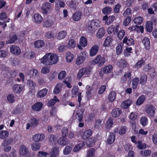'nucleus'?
Masks as SVG:
<instances>
[{
	"label": "nucleus",
	"instance_id": "obj_5",
	"mask_svg": "<svg viewBox=\"0 0 157 157\" xmlns=\"http://www.w3.org/2000/svg\"><path fill=\"white\" fill-rule=\"evenodd\" d=\"M100 22L98 20H95L91 21L90 25L88 26V30L90 31H93L97 29L100 26Z\"/></svg>",
	"mask_w": 157,
	"mask_h": 157
},
{
	"label": "nucleus",
	"instance_id": "obj_63",
	"mask_svg": "<svg viewBox=\"0 0 157 157\" xmlns=\"http://www.w3.org/2000/svg\"><path fill=\"white\" fill-rule=\"evenodd\" d=\"M112 9L109 7H106L102 9V12L104 14H107L111 12Z\"/></svg>",
	"mask_w": 157,
	"mask_h": 157
},
{
	"label": "nucleus",
	"instance_id": "obj_34",
	"mask_svg": "<svg viewBox=\"0 0 157 157\" xmlns=\"http://www.w3.org/2000/svg\"><path fill=\"white\" fill-rule=\"evenodd\" d=\"M132 101L130 99H128L123 101L121 104V106L124 109H127L128 108L132 103Z\"/></svg>",
	"mask_w": 157,
	"mask_h": 157
},
{
	"label": "nucleus",
	"instance_id": "obj_37",
	"mask_svg": "<svg viewBox=\"0 0 157 157\" xmlns=\"http://www.w3.org/2000/svg\"><path fill=\"white\" fill-rule=\"evenodd\" d=\"M115 135L113 133H111L109 135L107 139V141L108 144H113L115 141Z\"/></svg>",
	"mask_w": 157,
	"mask_h": 157
},
{
	"label": "nucleus",
	"instance_id": "obj_2",
	"mask_svg": "<svg viewBox=\"0 0 157 157\" xmlns=\"http://www.w3.org/2000/svg\"><path fill=\"white\" fill-rule=\"evenodd\" d=\"M105 59L104 57L100 55L96 56L95 59L91 62V64L92 65L97 64L98 66L101 67L105 63Z\"/></svg>",
	"mask_w": 157,
	"mask_h": 157
},
{
	"label": "nucleus",
	"instance_id": "obj_49",
	"mask_svg": "<svg viewBox=\"0 0 157 157\" xmlns=\"http://www.w3.org/2000/svg\"><path fill=\"white\" fill-rule=\"evenodd\" d=\"M31 147L33 150L36 151L39 150L40 147V144L33 143L31 145Z\"/></svg>",
	"mask_w": 157,
	"mask_h": 157
},
{
	"label": "nucleus",
	"instance_id": "obj_48",
	"mask_svg": "<svg viewBox=\"0 0 157 157\" xmlns=\"http://www.w3.org/2000/svg\"><path fill=\"white\" fill-rule=\"evenodd\" d=\"M144 20L142 17L139 16L136 17L133 20V21L135 24L136 25H140L142 23Z\"/></svg>",
	"mask_w": 157,
	"mask_h": 157
},
{
	"label": "nucleus",
	"instance_id": "obj_60",
	"mask_svg": "<svg viewBox=\"0 0 157 157\" xmlns=\"http://www.w3.org/2000/svg\"><path fill=\"white\" fill-rule=\"evenodd\" d=\"M81 13L76 12L73 15V20L75 21H79L81 18Z\"/></svg>",
	"mask_w": 157,
	"mask_h": 157
},
{
	"label": "nucleus",
	"instance_id": "obj_28",
	"mask_svg": "<svg viewBox=\"0 0 157 157\" xmlns=\"http://www.w3.org/2000/svg\"><path fill=\"white\" fill-rule=\"evenodd\" d=\"M95 142V138L94 137H92L86 140V144L88 147L93 146Z\"/></svg>",
	"mask_w": 157,
	"mask_h": 157
},
{
	"label": "nucleus",
	"instance_id": "obj_15",
	"mask_svg": "<svg viewBox=\"0 0 157 157\" xmlns=\"http://www.w3.org/2000/svg\"><path fill=\"white\" fill-rule=\"evenodd\" d=\"M67 33L66 30H62L59 32L56 36V39L58 40H61L64 39L67 36Z\"/></svg>",
	"mask_w": 157,
	"mask_h": 157
},
{
	"label": "nucleus",
	"instance_id": "obj_47",
	"mask_svg": "<svg viewBox=\"0 0 157 157\" xmlns=\"http://www.w3.org/2000/svg\"><path fill=\"white\" fill-rule=\"evenodd\" d=\"M145 97L144 95L140 96L136 102V105H139L142 104L145 100Z\"/></svg>",
	"mask_w": 157,
	"mask_h": 157
},
{
	"label": "nucleus",
	"instance_id": "obj_42",
	"mask_svg": "<svg viewBox=\"0 0 157 157\" xmlns=\"http://www.w3.org/2000/svg\"><path fill=\"white\" fill-rule=\"evenodd\" d=\"M53 22L50 19L46 20L44 22L43 26L45 27L49 28L52 27Z\"/></svg>",
	"mask_w": 157,
	"mask_h": 157
},
{
	"label": "nucleus",
	"instance_id": "obj_18",
	"mask_svg": "<svg viewBox=\"0 0 157 157\" xmlns=\"http://www.w3.org/2000/svg\"><path fill=\"white\" fill-rule=\"evenodd\" d=\"M48 90L46 88H44L39 90L36 94V96L38 98L44 97L47 94Z\"/></svg>",
	"mask_w": 157,
	"mask_h": 157
},
{
	"label": "nucleus",
	"instance_id": "obj_33",
	"mask_svg": "<svg viewBox=\"0 0 157 157\" xmlns=\"http://www.w3.org/2000/svg\"><path fill=\"white\" fill-rule=\"evenodd\" d=\"M121 113V109L118 108H115L113 109L112 114L113 117H118Z\"/></svg>",
	"mask_w": 157,
	"mask_h": 157
},
{
	"label": "nucleus",
	"instance_id": "obj_29",
	"mask_svg": "<svg viewBox=\"0 0 157 157\" xmlns=\"http://www.w3.org/2000/svg\"><path fill=\"white\" fill-rule=\"evenodd\" d=\"M33 18L35 22L37 24L41 23L43 20L42 17L41 15L37 13H36L34 15Z\"/></svg>",
	"mask_w": 157,
	"mask_h": 157
},
{
	"label": "nucleus",
	"instance_id": "obj_21",
	"mask_svg": "<svg viewBox=\"0 0 157 157\" xmlns=\"http://www.w3.org/2000/svg\"><path fill=\"white\" fill-rule=\"evenodd\" d=\"M27 75L30 77L34 78L38 75V71L36 69H32L29 70L27 73Z\"/></svg>",
	"mask_w": 157,
	"mask_h": 157
},
{
	"label": "nucleus",
	"instance_id": "obj_10",
	"mask_svg": "<svg viewBox=\"0 0 157 157\" xmlns=\"http://www.w3.org/2000/svg\"><path fill=\"white\" fill-rule=\"evenodd\" d=\"M45 136L44 134L41 133L36 134L33 136V140L36 142L43 141L44 139Z\"/></svg>",
	"mask_w": 157,
	"mask_h": 157
},
{
	"label": "nucleus",
	"instance_id": "obj_59",
	"mask_svg": "<svg viewBox=\"0 0 157 157\" xmlns=\"http://www.w3.org/2000/svg\"><path fill=\"white\" fill-rule=\"evenodd\" d=\"M141 124L144 127L148 123V119L146 117H141L140 120Z\"/></svg>",
	"mask_w": 157,
	"mask_h": 157
},
{
	"label": "nucleus",
	"instance_id": "obj_54",
	"mask_svg": "<svg viewBox=\"0 0 157 157\" xmlns=\"http://www.w3.org/2000/svg\"><path fill=\"white\" fill-rule=\"evenodd\" d=\"M131 73L129 72L125 73L122 77L121 80L123 82H125L128 79H130Z\"/></svg>",
	"mask_w": 157,
	"mask_h": 157
},
{
	"label": "nucleus",
	"instance_id": "obj_23",
	"mask_svg": "<svg viewBox=\"0 0 157 157\" xmlns=\"http://www.w3.org/2000/svg\"><path fill=\"white\" fill-rule=\"evenodd\" d=\"M65 5L64 2L60 0H57L56 2L55 9L58 10L60 8L64 7Z\"/></svg>",
	"mask_w": 157,
	"mask_h": 157
},
{
	"label": "nucleus",
	"instance_id": "obj_22",
	"mask_svg": "<svg viewBox=\"0 0 157 157\" xmlns=\"http://www.w3.org/2000/svg\"><path fill=\"white\" fill-rule=\"evenodd\" d=\"M45 44L44 41L42 40H38L34 42V45L36 48H39L44 46Z\"/></svg>",
	"mask_w": 157,
	"mask_h": 157
},
{
	"label": "nucleus",
	"instance_id": "obj_27",
	"mask_svg": "<svg viewBox=\"0 0 157 157\" xmlns=\"http://www.w3.org/2000/svg\"><path fill=\"white\" fill-rule=\"evenodd\" d=\"M62 84L60 83H58L55 87L53 93L55 94H59L61 91Z\"/></svg>",
	"mask_w": 157,
	"mask_h": 157
},
{
	"label": "nucleus",
	"instance_id": "obj_35",
	"mask_svg": "<svg viewBox=\"0 0 157 157\" xmlns=\"http://www.w3.org/2000/svg\"><path fill=\"white\" fill-rule=\"evenodd\" d=\"M43 104L40 102H37L33 105L32 107L33 110L35 111H39L41 109Z\"/></svg>",
	"mask_w": 157,
	"mask_h": 157
},
{
	"label": "nucleus",
	"instance_id": "obj_26",
	"mask_svg": "<svg viewBox=\"0 0 157 157\" xmlns=\"http://www.w3.org/2000/svg\"><path fill=\"white\" fill-rule=\"evenodd\" d=\"M142 43L145 48L146 49H148L150 47V42L149 39L147 37H144L142 40Z\"/></svg>",
	"mask_w": 157,
	"mask_h": 157
},
{
	"label": "nucleus",
	"instance_id": "obj_39",
	"mask_svg": "<svg viewBox=\"0 0 157 157\" xmlns=\"http://www.w3.org/2000/svg\"><path fill=\"white\" fill-rule=\"evenodd\" d=\"M113 67L111 65L105 66L102 68L103 72L105 74L110 73L113 70Z\"/></svg>",
	"mask_w": 157,
	"mask_h": 157
},
{
	"label": "nucleus",
	"instance_id": "obj_64",
	"mask_svg": "<svg viewBox=\"0 0 157 157\" xmlns=\"http://www.w3.org/2000/svg\"><path fill=\"white\" fill-rule=\"evenodd\" d=\"M49 155L48 152L41 151L38 152L37 155L38 157H47Z\"/></svg>",
	"mask_w": 157,
	"mask_h": 157
},
{
	"label": "nucleus",
	"instance_id": "obj_41",
	"mask_svg": "<svg viewBox=\"0 0 157 157\" xmlns=\"http://www.w3.org/2000/svg\"><path fill=\"white\" fill-rule=\"evenodd\" d=\"M113 120L111 118L108 119L105 124V128L107 130H109L113 125Z\"/></svg>",
	"mask_w": 157,
	"mask_h": 157
},
{
	"label": "nucleus",
	"instance_id": "obj_1",
	"mask_svg": "<svg viewBox=\"0 0 157 157\" xmlns=\"http://www.w3.org/2000/svg\"><path fill=\"white\" fill-rule=\"evenodd\" d=\"M59 60L58 56L51 53L46 54L41 59V62L46 65H52L57 63Z\"/></svg>",
	"mask_w": 157,
	"mask_h": 157
},
{
	"label": "nucleus",
	"instance_id": "obj_45",
	"mask_svg": "<svg viewBox=\"0 0 157 157\" xmlns=\"http://www.w3.org/2000/svg\"><path fill=\"white\" fill-rule=\"evenodd\" d=\"M85 146L84 143H81L77 144L74 147L73 151L74 152H77L81 149L82 147H83Z\"/></svg>",
	"mask_w": 157,
	"mask_h": 157
},
{
	"label": "nucleus",
	"instance_id": "obj_46",
	"mask_svg": "<svg viewBox=\"0 0 157 157\" xmlns=\"http://www.w3.org/2000/svg\"><path fill=\"white\" fill-rule=\"evenodd\" d=\"M27 86L30 89L33 90L34 89L36 86L35 83L31 80H29L27 83Z\"/></svg>",
	"mask_w": 157,
	"mask_h": 157
},
{
	"label": "nucleus",
	"instance_id": "obj_56",
	"mask_svg": "<svg viewBox=\"0 0 157 157\" xmlns=\"http://www.w3.org/2000/svg\"><path fill=\"white\" fill-rule=\"evenodd\" d=\"M117 65L122 68H124L126 67L127 63L125 60L124 59H121L118 61L117 63Z\"/></svg>",
	"mask_w": 157,
	"mask_h": 157
},
{
	"label": "nucleus",
	"instance_id": "obj_20",
	"mask_svg": "<svg viewBox=\"0 0 157 157\" xmlns=\"http://www.w3.org/2000/svg\"><path fill=\"white\" fill-rule=\"evenodd\" d=\"M65 57L67 61L70 63L73 60L74 56L71 52H67L66 53Z\"/></svg>",
	"mask_w": 157,
	"mask_h": 157
},
{
	"label": "nucleus",
	"instance_id": "obj_30",
	"mask_svg": "<svg viewBox=\"0 0 157 157\" xmlns=\"http://www.w3.org/2000/svg\"><path fill=\"white\" fill-rule=\"evenodd\" d=\"M76 46V43L74 40L70 39L67 43L66 47L69 49H72L74 48Z\"/></svg>",
	"mask_w": 157,
	"mask_h": 157
},
{
	"label": "nucleus",
	"instance_id": "obj_40",
	"mask_svg": "<svg viewBox=\"0 0 157 157\" xmlns=\"http://www.w3.org/2000/svg\"><path fill=\"white\" fill-rule=\"evenodd\" d=\"M80 45L83 47H86L87 45V41L86 38L85 37H81L79 40Z\"/></svg>",
	"mask_w": 157,
	"mask_h": 157
},
{
	"label": "nucleus",
	"instance_id": "obj_17",
	"mask_svg": "<svg viewBox=\"0 0 157 157\" xmlns=\"http://www.w3.org/2000/svg\"><path fill=\"white\" fill-rule=\"evenodd\" d=\"M119 29V26L117 25L115 27L114 26L111 25L108 29L107 32L109 34H111L113 33H117Z\"/></svg>",
	"mask_w": 157,
	"mask_h": 157
},
{
	"label": "nucleus",
	"instance_id": "obj_61",
	"mask_svg": "<svg viewBox=\"0 0 157 157\" xmlns=\"http://www.w3.org/2000/svg\"><path fill=\"white\" fill-rule=\"evenodd\" d=\"M127 130V128L125 126H123L121 127L119 130L118 132L119 135H122L125 134Z\"/></svg>",
	"mask_w": 157,
	"mask_h": 157
},
{
	"label": "nucleus",
	"instance_id": "obj_16",
	"mask_svg": "<svg viewBox=\"0 0 157 157\" xmlns=\"http://www.w3.org/2000/svg\"><path fill=\"white\" fill-rule=\"evenodd\" d=\"M83 111L82 108L78 109L76 112L75 117L79 122L82 121Z\"/></svg>",
	"mask_w": 157,
	"mask_h": 157
},
{
	"label": "nucleus",
	"instance_id": "obj_53",
	"mask_svg": "<svg viewBox=\"0 0 157 157\" xmlns=\"http://www.w3.org/2000/svg\"><path fill=\"white\" fill-rule=\"evenodd\" d=\"M105 34V30L104 29H100L98 31L97 36L98 38H100L104 36Z\"/></svg>",
	"mask_w": 157,
	"mask_h": 157
},
{
	"label": "nucleus",
	"instance_id": "obj_44",
	"mask_svg": "<svg viewBox=\"0 0 157 157\" xmlns=\"http://www.w3.org/2000/svg\"><path fill=\"white\" fill-rule=\"evenodd\" d=\"M116 94L115 91L111 92L108 97V99L110 102L113 101L115 99Z\"/></svg>",
	"mask_w": 157,
	"mask_h": 157
},
{
	"label": "nucleus",
	"instance_id": "obj_13",
	"mask_svg": "<svg viewBox=\"0 0 157 157\" xmlns=\"http://www.w3.org/2000/svg\"><path fill=\"white\" fill-rule=\"evenodd\" d=\"M114 19L115 17L114 16H110L108 17L107 15H105L102 19L103 20L105 21L106 24L109 25L113 22Z\"/></svg>",
	"mask_w": 157,
	"mask_h": 157
},
{
	"label": "nucleus",
	"instance_id": "obj_55",
	"mask_svg": "<svg viewBox=\"0 0 157 157\" xmlns=\"http://www.w3.org/2000/svg\"><path fill=\"white\" fill-rule=\"evenodd\" d=\"M124 44L123 43L121 42L119 43L117 45L116 48V52L118 55L120 54L122 52V48Z\"/></svg>",
	"mask_w": 157,
	"mask_h": 157
},
{
	"label": "nucleus",
	"instance_id": "obj_9",
	"mask_svg": "<svg viewBox=\"0 0 157 157\" xmlns=\"http://www.w3.org/2000/svg\"><path fill=\"white\" fill-rule=\"evenodd\" d=\"M11 53L15 55H18L21 52V50L20 48L16 45H13L10 48Z\"/></svg>",
	"mask_w": 157,
	"mask_h": 157
},
{
	"label": "nucleus",
	"instance_id": "obj_6",
	"mask_svg": "<svg viewBox=\"0 0 157 157\" xmlns=\"http://www.w3.org/2000/svg\"><path fill=\"white\" fill-rule=\"evenodd\" d=\"M156 110L155 107L151 105H146L145 110L146 113L150 116H153Z\"/></svg>",
	"mask_w": 157,
	"mask_h": 157
},
{
	"label": "nucleus",
	"instance_id": "obj_4",
	"mask_svg": "<svg viewBox=\"0 0 157 157\" xmlns=\"http://www.w3.org/2000/svg\"><path fill=\"white\" fill-rule=\"evenodd\" d=\"M87 56V52L86 51H83L81 53V55L78 56L76 60L75 63L79 65L85 61Z\"/></svg>",
	"mask_w": 157,
	"mask_h": 157
},
{
	"label": "nucleus",
	"instance_id": "obj_52",
	"mask_svg": "<svg viewBox=\"0 0 157 157\" xmlns=\"http://www.w3.org/2000/svg\"><path fill=\"white\" fill-rule=\"evenodd\" d=\"M147 31L149 32H151L153 29L152 22L151 21H148L146 26Z\"/></svg>",
	"mask_w": 157,
	"mask_h": 157
},
{
	"label": "nucleus",
	"instance_id": "obj_31",
	"mask_svg": "<svg viewBox=\"0 0 157 157\" xmlns=\"http://www.w3.org/2000/svg\"><path fill=\"white\" fill-rule=\"evenodd\" d=\"M151 153V151L149 149H143L140 152V155L142 157L150 156Z\"/></svg>",
	"mask_w": 157,
	"mask_h": 157
},
{
	"label": "nucleus",
	"instance_id": "obj_3",
	"mask_svg": "<svg viewBox=\"0 0 157 157\" xmlns=\"http://www.w3.org/2000/svg\"><path fill=\"white\" fill-rule=\"evenodd\" d=\"M19 153L21 156L26 155L27 157H33V155L31 153H29L28 148L24 145L21 146L19 150Z\"/></svg>",
	"mask_w": 157,
	"mask_h": 157
},
{
	"label": "nucleus",
	"instance_id": "obj_62",
	"mask_svg": "<svg viewBox=\"0 0 157 157\" xmlns=\"http://www.w3.org/2000/svg\"><path fill=\"white\" fill-rule=\"evenodd\" d=\"M147 80V77L146 75H143L141 76L140 78V83L144 85L146 83Z\"/></svg>",
	"mask_w": 157,
	"mask_h": 157
},
{
	"label": "nucleus",
	"instance_id": "obj_11",
	"mask_svg": "<svg viewBox=\"0 0 157 157\" xmlns=\"http://www.w3.org/2000/svg\"><path fill=\"white\" fill-rule=\"evenodd\" d=\"M24 87L21 85L15 84L13 87V91L17 94L20 93L24 89Z\"/></svg>",
	"mask_w": 157,
	"mask_h": 157
},
{
	"label": "nucleus",
	"instance_id": "obj_8",
	"mask_svg": "<svg viewBox=\"0 0 157 157\" xmlns=\"http://www.w3.org/2000/svg\"><path fill=\"white\" fill-rule=\"evenodd\" d=\"M99 48V46L96 44L93 46L89 50L90 56L91 57L95 56L98 52Z\"/></svg>",
	"mask_w": 157,
	"mask_h": 157
},
{
	"label": "nucleus",
	"instance_id": "obj_24",
	"mask_svg": "<svg viewBox=\"0 0 157 157\" xmlns=\"http://www.w3.org/2000/svg\"><path fill=\"white\" fill-rule=\"evenodd\" d=\"M123 42L124 43H126L128 46L133 45L134 44V41L132 39L128 38L127 36L125 37Z\"/></svg>",
	"mask_w": 157,
	"mask_h": 157
},
{
	"label": "nucleus",
	"instance_id": "obj_51",
	"mask_svg": "<svg viewBox=\"0 0 157 157\" xmlns=\"http://www.w3.org/2000/svg\"><path fill=\"white\" fill-rule=\"evenodd\" d=\"M8 101L10 103H13L15 101V97L12 94H9L6 97Z\"/></svg>",
	"mask_w": 157,
	"mask_h": 157
},
{
	"label": "nucleus",
	"instance_id": "obj_50",
	"mask_svg": "<svg viewBox=\"0 0 157 157\" xmlns=\"http://www.w3.org/2000/svg\"><path fill=\"white\" fill-rule=\"evenodd\" d=\"M13 142V140L11 138H9L6 139L4 140L2 143V146H6L7 145L9 146Z\"/></svg>",
	"mask_w": 157,
	"mask_h": 157
},
{
	"label": "nucleus",
	"instance_id": "obj_7",
	"mask_svg": "<svg viewBox=\"0 0 157 157\" xmlns=\"http://www.w3.org/2000/svg\"><path fill=\"white\" fill-rule=\"evenodd\" d=\"M90 71L88 68H83L81 69L79 71L77 75V78L78 79H80L85 74L89 75Z\"/></svg>",
	"mask_w": 157,
	"mask_h": 157
},
{
	"label": "nucleus",
	"instance_id": "obj_58",
	"mask_svg": "<svg viewBox=\"0 0 157 157\" xmlns=\"http://www.w3.org/2000/svg\"><path fill=\"white\" fill-rule=\"evenodd\" d=\"M56 101H59V100L56 98V96H54L53 99H51L49 101L48 105L49 106H53Z\"/></svg>",
	"mask_w": 157,
	"mask_h": 157
},
{
	"label": "nucleus",
	"instance_id": "obj_43",
	"mask_svg": "<svg viewBox=\"0 0 157 157\" xmlns=\"http://www.w3.org/2000/svg\"><path fill=\"white\" fill-rule=\"evenodd\" d=\"M95 152L94 148H92L88 150L87 152L86 157H94Z\"/></svg>",
	"mask_w": 157,
	"mask_h": 157
},
{
	"label": "nucleus",
	"instance_id": "obj_12",
	"mask_svg": "<svg viewBox=\"0 0 157 157\" xmlns=\"http://www.w3.org/2000/svg\"><path fill=\"white\" fill-rule=\"evenodd\" d=\"M92 134V131L90 129H87L85 130L82 135V139L86 140L90 137Z\"/></svg>",
	"mask_w": 157,
	"mask_h": 157
},
{
	"label": "nucleus",
	"instance_id": "obj_38",
	"mask_svg": "<svg viewBox=\"0 0 157 157\" xmlns=\"http://www.w3.org/2000/svg\"><path fill=\"white\" fill-rule=\"evenodd\" d=\"M56 33L54 31H49L47 32L45 34V36L48 39H53L55 36Z\"/></svg>",
	"mask_w": 157,
	"mask_h": 157
},
{
	"label": "nucleus",
	"instance_id": "obj_36",
	"mask_svg": "<svg viewBox=\"0 0 157 157\" xmlns=\"http://www.w3.org/2000/svg\"><path fill=\"white\" fill-rule=\"evenodd\" d=\"M86 95L88 98H90L92 97V88L90 86L87 85L86 87Z\"/></svg>",
	"mask_w": 157,
	"mask_h": 157
},
{
	"label": "nucleus",
	"instance_id": "obj_57",
	"mask_svg": "<svg viewBox=\"0 0 157 157\" xmlns=\"http://www.w3.org/2000/svg\"><path fill=\"white\" fill-rule=\"evenodd\" d=\"M9 132L6 131H2L0 132V138L5 139L8 137Z\"/></svg>",
	"mask_w": 157,
	"mask_h": 157
},
{
	"label": "nucleus",
	"instance_id": "obj_19",
	"mask_svg": "<svg viewBox=\"0 0 157 157\" xmlns=\"http://www.w3.org/2000/svg\"><path fill=\"white\" fill-rule=\"evenodd\" d=\"M42 8L43 13L47 14L48 13V11L51 9V6L49 3L46 2L43 4Z\"/></svg>",
	"mask_w": 157,
	"mask_h": 157
},
{
	"label": "nucleus",
	"instance_id": "obj_14",
	"mask_svg": "<svg viewBox=\"0 0 157 157\" xmlns=\"http://www.w3.org/2000/svg\"><path fill=\"white\" fill-rule=\"evenodd\" d=\"M59 154V148L57 147H55L52 148L50 153V157H56Z\"/></svg>",
	"mask_w": 157,
	"mask_h": 157
},
{
	"label": "nucleus",
	"instance_id": "obj_32",
	"mask_svg": "<svg viewBox=\"0 0 157 157\" xmlns=\"http://www.w3.org/2000/svg\"><path fill=\"white\" fill-rule=\"evenodd\" d=\"M58 144L61 145H65L69 143L68 140L65 137L62 136L59 139Z\"/></svg>",
	"mask_w": 157,
	"mask_h": 157
},
{
	"label": "nucleus",
	"instance_id": "obj_25",
	"mask_svg": "<svg viewBox=\"0 0 157 157\" xmlns=\"http://www.w3.org/2000/svg\"><path fill=\"white\" fill-rule=\"evenodd\" d=\"M113 40V37L110 36H108L105 40L103 44L104 47H109L112 44Z\"/></svg>",
	"mask_w": 157,
	"mask_h": 157
}]
</instances>
